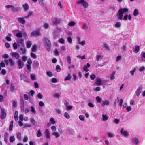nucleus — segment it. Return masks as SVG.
<instances>
[{
    "instance_id": "49",
    "label": "nucleus",
    "mask_w": 145,
    "mask_h": 145,
    "mask_svg": "<svg viewBox=\"0 0 145 145\" xmlns=\"http://www.w3.org/2000/svg\"><path fill=\"white\" fill-rule=\"evenodd\" d=\"M84 115H81L79 116V118L82 121L84 120Z\"/></svg>"
},
{
    "instance_id": "56",
    "label": "nucleus",
    "mask_w": 145,
    "mask_h": 145,
    "mask_svg": "<svg viewBox=\"0 0 145 145\" xmlns=\"http://www.w3.org/2000/svg\"><path fill=\"white\" fill-rule=\"evenodd\" d=\"M6 71L4 69H3L1 70V73L3 75H5L6 74Z\"/></svg>"
},
{
    "instance_id": "29",
    "label": "nucleus",
    "mask_w": 145,
    "mask_h": 145,
    "mask_svg": "<svg viewBox=\"0 0 145 145\" xmlns=\"http://www.w3.org/2000/svg\"><path fill=\"white\" fill-rule=\"evenodd\" d=\"M42 135V133L40 129H39L37 131V137H40Z\"/></svg>"
},
{
    "instance_id": "61",
    "label": "nucleus",
    "mask_w": 145,
    "mask_h": 145,
    "mask_svg": "<svg viewBox=\"0 0 145 145\" xmlns=\"http://www.w3.org/2000/svg\"><path fill=\"white\" fill-rule=\"evenodd\" d=\"M23 79L24 81H26V82H27L28 80V79L27 77V76H26L25 75H24L23 76Z\"/></svg>"
},
{
    "instance_id": "8",
    "label": "nucleus",
    "mask_w": 145,
    "mask_h": 145,
    "mask_svg": "<svg viewBox=\"0 0 145 145\" xmlns=\"http://www.w3.org/2000/svg\"><path fill=\"white\" fill-rule=\"evenodd\" d=\"M123 129L122 128L120 130V132L121 134L123 135L124 136L127 137L129 135V133L127 131H123Z\"/></svg>"
},
{
    "instance_id": "33",
    "label": "nucleus",
    "mask_w": 145,
    "mask_h": 145,
    "mask_svg": "<svg viewBox=\"0 0 145 145\" xmlns=\"http://www.w3.org/2000/svg\"><path fill=\"white\" fill-rule=\"evenodd\" d=\"M119 10H121V11L122 12V13L123 14L124 13L127 12L128 11V9L124 8L123 9H120Z\"/></svg>"
},
{
    "instance_id": "28",
    "label": "nucleus",
    "mask_w": 145,
    "mask_h": 145,
    "mask_svg": "<svg viewBox=\"0 0 145 145\" xmlns=\"http://www.w3.org/2000/svg\"><path fill=\"white\" fill-rule=\"evenodd\" d=\"M54 24L56 26L57 25L59 22V20L56 18H54Z\"/></svg>"
},
{
    "instance_id": "59",
    "label": "nucleus",
    "mask_w": 145,
    "mask_h": 145,
    "mask_svg": "<svg viewBox=\"0 0 145 145\" xmlns=\"http://www.w3.org/2000/svg\"><path fill=\"white\" fill-rule=\"evenodd\" d=\"M136 71V68H134L133 70H131L130 71V73L131 75L132 76L134 75V73Z\"/></svg>"
},
{
    "instance_id": "4",
    "label": "nucleus",
    "mask_w": 145,
    "mask_h": 145,
    "mask_svg": "<svg viewBox=\"0 0 145 145\" xmlns=\"http://www.w3.org/2000/svg\"><path fill=\"white\" fill-rule=\"evenodd\" d=\"M117 16L119 19L122 20L123 16V13L121 11V10H119L118 12V13L117 14Z\"/></svg>"
},
{
    "instance_id": "30",
    "label": "nucleus",
    "mask_w": 145,
    "mask_h": 145,
    "mask_svg": "<svg viewBox=\"0 0 145 145\" xmlns=\"http://www.w3.org/2000/svg\"><path fill=\"white\" fill-rule=\"evenodd\" d=\"M139 14L138 11L137 9H135L134 11L133 15L135 16H136Z\"/></svg>"
},
{
    "instance_id": "42",
    "label": "nucleus",
    "mask_w": 145,
    "mask_h": 145,
    "mask_svg": "<svg viewBox=\"0 0 145 145\" xmlns=\"http://www.w3.org/2000/svg\"><path fill=\"white\" fill-rule=\"evenodd\" d=\"M82 5H83L84 7L85 8L87 7L88 6V3L86 1H85L84 3H82Z\"/></svg>"
},
{
    "instance_id": "6",
    "label": "nucleus",
    "mask_w": 145,
    "mask_h": 145,
    "mask_svg": "<svg viewBox=\"0 0 145 145\" xmlns=\"http://www.w3.org/2000/svg\"><path fill=\"white\" fill-rule=\"evenodd\" d=\"M142 88L143 87L142 85H141L137 89V91L136 92V94L137 96H139L141 93V90Z\"/></svg>"
},
{
    "instance_id": "39",
    "label": "nucleus",
    "mask_w": 145,
    "mask_h": 145,
    "mask_svg": "<svg viewBox=\"0 0 145 145\" xmlns=\"http://www.w3.org/2000/svg\"><path fill=\"white\" fill-rule=\"evenodd\" d=\"M11 90L12 91H15V86L13 84H12L10 87Z\"/></svg>"
},
{
    "instance_id": "46",
    "label": "nucleus",
    "mask_w": 145,
    "mask_h": 145,
    "mask_svg": "<svg viewBox=\"0 0 145 145\" xmlns=\"http://www.w3.org/2000/svg\"><path fill=\"white\" fill-rule=\"evenodd\" d=\"M64 116L67 119H69L70 118V116L66 112H65L64 114Z\"/></svg>"
},
{
    "instance_id": "43",
    "label": "nucleus",
    "mask_w": 145,
    "mask_h": 145,
    "mask_svg": "<svg viewBox=\"0 0 145 145\" xmlns=\"http://www.w3.org/2000/svg\"><path fill=\"white\" fill-rule=\"evenodd\" d=\"M56 70L57 72H60L61 71V68L59 65H57L56 67Z\"/></svg>"
},
{
    "instance_id": "19",
    "label": "nucleus",
    "mask_w": 145,
    "mask_h": 145,
    "mask_svg": "<svg viewBox=\"0 0 145 145\" xmlns=\"http://www.w3.org/2000/svg\"><path fill=\"white\" fill-rule=\"evenodd\" d=\"M33 15V12L32 11H30L29 13L28 14L25 16V18H28L30 16Z\"/></svg>"
},
{
    "instance_id": "27",
    "label": "nucleus",
    "mask_w": 145,
    "mask_h": 145,
    "mask_svg": "<svg viewBox=\"0 0 145 145\" xmlns=\"http://www.w3.org/2000/svg\"><path fill=\"white\" fill-rule=\"evenodd\" d=\"M17 138L18 140L20 141L21 140V135L20 132H19L18 133L17 135Z\"/></svg>"
},
{
    "instance_id": "24",
    "label": "nucleus",
    "mask_w": 145,
    "mask_h": 145,
    "mask_svg": "<svg viewBox=\"0 0 145 145\" xmlns=\"http://www.w3.org/2000/svg\"><path fill=\"white\" fill-rule=\"evenodd\" d=\"M71 77L70 73H68L67 76L64 79L65 81L69 80H71Z\"/></svg>"
},
{
    "instance_id": "22",
    "label": "nucleus",
    "mask_w": 145,
    "mask_h": 145,
    "mask_svg": "<svg viewBox=\"0 0 145 145\" xmlns=\"http://www.w3.org/2000/svg\"><path fill=\"white\" fill-rule=\"evenodd\" d=\"M19 8L18 7H15L13 5L12 8V11L14 12H17L19 10Z\"/></svg>"
},
{
    "instance_id": "48",
    "label": "nucleus",
    "mask_w": 145,
    "mask_h": 145,
    "mask_svg": "<svg viewBox=\"0 0 145 145\" xmlns=\"http://www.w3.org/2000/svg\"><path fill=\"white\" fill-rule=\"evenodd\" d=\"M31 111L33 113H36V111L35 110L34 107L33 106H31Z\"/></svg>"
},
{
    "instance_id": "15",
    "label": "nucleus",
    "mask_w": 145,
    "mask_h": 145,
    "mask_svg": "<svg viewBox=\"0 0 145 145\" xmlns=\"http://www.w3.org/2000/svg\"><path fill=\"white\" fill-rule=\"evenodd\" d=\"M132 141L135 145L138 144L139 143V141L138 138H133L132 139Z\"/></svg>"
},
{
    "instance_id": "11",
    "label": "nucleus",
    "mask_w": 145,
    "mask_h": 145,
    "mask_svg": "<svg viewBox=\"0 0 145 145\" xmlns=\"http://www.w3.org/2000/svg\"><path fill=\"white\" fill-rule=\"evenodd\" d=\"M11 56L15 57L16 59H18L20 57L19 54L16 52H13L11 54Z\"/></svg>"
},
{
    "instance_id": "40",
    "label": "nucleus",
    "mask_w": 145,
    "mask_h": 145,
    "mask_svg": "<svg viewBox=\"0 0 145 145\" xmlns=\"http://www.w3.org/2000/svg\"><path fill=\"white\" fill-rule=\"evenodd\" d=\"M54 53L55 55L58 56L59 54V52L57 49H56L54 50Z\"/></svg>"
},
{
    "instance_id": "58",
    "label": "nucleus",
    "mask_w": 145,
    "mask_h": 145,
    "mask_svg": "<svg viewBox=\"0 0 145 145\" xmlns=\"http://www.w3.org/2000/svg\"><path fill=\"white\" fill-rule=\"evenodd\" d=\"M13 48L14 49L16 50L17 49V44L16 42H15L14 43H13Z\"/></svg>"
},
{
    "instance_id": "25",
    "label": "nucleus",
    "mask_w": 145,
    "mask_h": 145,
    "mask_svg": "<svg viewBox=\"0 0 145 145\" xmlns=\"http://www.w3.org/2000/svg\"><path fill=\"white\" fill-rule=\"evenodd\" d=\"M102 121H106L108 118V117L106 115V114L102 115Z\"/></svg>"
},
{
    "instance_id": "23",
    "label": "nucleus",
    "mask_w": 145,
    "mask_h": 145,
    "mask_svg": "<svg viewBox=\"0 0 145 145\" xmlns=\"http://www.w3.org/2000/svg\"><path fill=\"white\" fill-rule=\"evenodd\" d=\"M11 34L9 33L8 35L6 37V39L8 41H10L11 40V39L10 37L11 36Z\"/></svg>"
},
{
    "instance_id": "54",
    "label": "nucleus",
    "mask_w": 145,
    "mask_h": 145,
    "mask_svg": "<svg viewBox=\"0 0 145 145\" xmlns=\"http://www.w3.org/2000/svg\"><path fill=\"white\" fill-rule=\"evenodd\" d=\"M77 57L78 58H81L82 59H85V55H83L82 56H81L80 55H78L77 56Z\"/></svg>"
},
{
    "instance_id": "1",
    "label": "nucleus",
    "mask_w": 145,
    "mask_h": 145,
    "mask_svg": "<svg viewBox=\"0 0 145 145\" xmlns=\"http://www.w3.org/2000/svg\"><path fill=\"white\" fill-rule=\"evenodd\" d=\"M44 46L48 51H50L52 47V44L50 41L47 38H44Z\"/></svg>"
},
{
    "instance_id": "63",
    "label": "nucleus",
    "mask_w": 145,
    "mask_h": 145,
    "mask_svg": "<svg viewBox=\"0 0 145 145\" xmlns=\"http://www.w3.org/2000/svg\"><path fill=\"white\" fill-rule=\"evenodd\" d=\"M90 77L91 79L93 80L95 78L96 76L95 74H93L90 75Z\"/></svg>"
},
{
    "instance_id": "13",
    "label": "nucleus",
    "mask_w": 145,
    "mask_h": 145,
    "mask_svg": "<svg viewBox=\"0 0 145 145\" xmlns=\"http://www.w3.org/2000/svg\"><path fill=\"white\" fill-rule=\"evenodd\" d=\"M20 107L21 109L23 110L24 107V103L23 99L22 98H20Z\"/></svg>"
},
{
    "instance_id": "60",
    "label": "nucleus",
    "mask_w": 145,
    "mask_h": 145,
    "mask_svg": "<svg viewBox=\"0 0 145 145\" xmlns=\"http://www.w3.org/2000/svg\"><path fill=\"white\" fill-rule=\"evenodd\" d=\"M94 90L95 91H99L100 90V88L99 87H97L94 89Z\"/></svg>"
},
{
    "instance_id": "26",
    "label": "nucleus",
    "mask_w": 145,
    "mask_h": 145,
    "mask_svg": "<svg viewBox=\"0 0 145 145\" xmlns=\"http://www.w3.org/2000/svg\"><path fill=\"white\" fill-rule=\"evenodd\" d=\"M116 71H113V73L111 74V76L110 77V78L111 80H113L115 78V77L114 76L115 74L116 73Z\"/></svg>"
},
{
    "instance_id": "3",
    "label": "nucleus",
    "mask_w": 145,
    "mask_h": 145,
    "mask_svg": "<svg viewBox=\"0 0 145 145\" xmlns=\"http://www.w3.org/2000/svg\"><path fill=\"white\" fill-rule=\"evenodd\" d=\"M40 33L39 29H37L36 31H34L31 33L30 35L31 37L37 36L40 35Z\"/></svg>"
},
{
    "instance_id": "21",
    "label": "nucleus",
    "mask_w": 145,
    "mask_h": 145,
    "mask_svg": "<svg viewBox=\"0 0 145 145\" xmlns=\"http://www.w3.org/2000/svg\"><path fill=\"white\" fill-rule=\"evenodd\" d=\"M117 99L119 101L118 105L121 107L122 106V103L123 102V100L121 99L119 100L118 97H117Z\"/></svg>"
},
{
    "instance_id": "62",
    "label": "nucleus",
    "mask_w": 145,
    "mask_h": 145,
    "mask_svg": "<svg viewBox=\"0 0 145 145\" xmlns=\"http://www.w3.org/2000/svg\"><path fill=\"white\" fill-rule=\"evenodd\" d=\"M47 75L49 77H51L52 76V73L51 72L48 71L46 72Z\"/></svg>"
},
{
    "instance_id": "64",
    "label": "nucleus",
    "mask_w": 145,
    "mask_h": 145,
    "mask_svg": "<svg viewBox=\"0 0 145 145\" xmlns=\"http://www.w3.org/2000/svg\"><path fill=\"white\" fill-rule=\"evenodd\" d=\"M37 97L39 99H42L43 97V95L40 93H38L37 96Z\"/></svg>"
},
{
    "instance_id": "10",
    "label": "nucleus",
    "mask_w": 145,
    "mask_h": 145,
    "mask_svg": "<svg viewBox=\"0 0 145 145\" xmlns=\"http://www.w3.org/2000/svg\"><path fill=\"white\" fill-rule=\"evenodd\" d=\"M18 22L22 24H24L26 22L24 18L18 17Z\"/></svg>"
},
{
    "instance_id": "2",
    "label": "nucleus",
    "mask_w": 145,
    "mask_h": 145,
    "mask_svg": "<svg viewBox=\"0 0 145 145\" xmlns=\"http://www.w3.org/2000/svg\"><path fill=\"white\" fill-rule=\"evenodd\" d=\"M6 116V114L4 108H2L0 115V118L2 119H5Z\"/></svg>"
},
{
    "instance_id": "50",
    "label": "nucleus",
    "mask_w": 145,
    "mask_h": 145,
    "mask_svg": "<svg viewBox=\"0 0 145 145\" xmlns=\"http://www.w3.org/2000/svg\"><path fill=\"white\" fill-rule=\"evenodd\" d=\"M71 58L70 56H68L67 57V61L68 62L69 64H70L71 63Z\"/></svg>"
},
{
    "instance_id": "37",
    "label": "nucleus",
    "mask_w": 145,
    "mask_h": 145,
    "mask_svg": "<svg viewBox=\"0 0 145 145\" xmlns=\"http://www.w3.org/2000/svg\"><path fill=\"white\" fill-rule=\"evenodd\" d=\"M115 27L119 28L121 26V23L119 22H117L115 25Z\"/></svg>"
},
{
    "instance_id": "31",
    "label": "nucleus",
    "mask_w": 145,
    "mask_h": 145,
    "mask_svg": "<svg viewBox=\"0 0 145 145\" xmlns=\"http://www.w3.org/2000/svg\"><path fill=\"white\" fill-rule=\"evenodd\" d=\"M68 25L70 26H74L76 25V23L74 22L71 21L69 22Z\"/></svg>"
},
{
    "instance_id": "45",
    "label": "nucleus",
    "mask_w": 145,
    "mask_h": 145,
    "mask_svg": "<svg viewBox=\"0 0 145 145\" xmlns=\"http://www.w3.org/2000/svg\"><path fill=\"white\" fill-rule=\"evenodd\" d=\"M16 36L18 37H22V35L21 33L19 32L16 34Z\"/></svg>"
},
{
    "instance_id": "7",
    "label": "nucleus",
    "mask_w": 145,
    "mask_h": 145,
    "mask_svg": "<svg viewBox=\"0 0 145 145\" xmlns=\"http://www.w3.org/2000/svg\"><path fill=\"white\" fill-rule=\"evenodd\" d=\"M95 84L97 86H100L102 84V81L101 78H97L96 79V81L95 82Z\"/></svg>"
},
{
    "instance_id": "9",
    "label": "nucleus",
    "mask_w": 145,
    "mask_h": 145,
    "mask_svg": "<svg viewBox=\"0 0 145 145\" xmlns=\"http://www.w3.org/2000/svg\"><path fill=\"white\" fill-rule=\"evenodd\" d=\"M60 130L59 131V133L57 132H54L52 133V135H54L56 138H57L59 137L60 134L62 133V130L61 129H60Z\"/></svg>"
},
{
    "instance_id": "57",
    "label": "nucleus",
    "mask_w": 145,
    "mask_h": 145,
    "mask_svg": "<svg viewBox=\"0 0 145 145\" xmlns=\"http://www.w3.org/2000/svg\"><path fill=\"white\" fill-rule=\"evenodd\" d=\"M44 26L45 29H47L49 27V24L48 23H45L44 24Z\"/></svg>"
},
{
    "instance_id": "52",
    "label": "nucleus",
    "mask_w": 145,
    "mask_h": 145,
    "mask_svg": "<svg viewBox=\"0 0 145 145\" xmlns=\"http://www.w3.org/2000/svg\"><path fill=\"white\" fill-rule=\"evenodd\" d=\"M82 27L84 29H88V27L87 26L86 24H84L82 25Z\"/></svg>"
},
{
    "instance_id": "47",
    "label": "nucleus",
    "mask_w": 145,
    "mask_h": 145,
    "mask_svg": "<svg viewBox=\"0 0 145 145\" xmlns=\"http://www.w3.org/2000/svg\"><path fill=\"white\" fill-rule=\"evenodd\" d=\"M37 49V46L36 45H34L32 48V52H34L36 51Z\"/></svg>"
},
{
    "instance_id": "32",
    "label": "nucleus",
    "mask_w": 145,
    "mask_h": 145,
    "mask_svg": "<svg viewBox=\"0 0 145 145\" xmlns=\"http://www.w3.org/2000/svg\"><path fill=\"white\" fill-rule=\"evenodd\" d=\"M30 120L31 122L34 125H35L36 123H37V122L33 118H31Z\"/></svg>"
},
{
    "instance_id": "38",
    "label": "nucleus",
    "mask_w": 145,
    "mask_h": 145,
    "mask_svg": "<svg viewBox=\"0 0 145 145\" xmlns=\"http://www.w3.org/2000/svg\"><path fill=\"white\" fill-rule=\"evenodd\" d=\"M17 105V102L16 101H13V105L12 107L13 108H15L16 107Z\"/></svg>"
},
{
    "instance_id": "44",
    "label": "nucleus",
    "mask_w": 145,
    "mask_h": 145,
    "mask_svg": "<svg viewBox=\"0 0 145 145\" xmlns=\"http://www.w3.org/2000/svg\"><path fill=\"white\" fill-rule=\"evenodd\" d=\"M67 40L69 43H71L72 42V40L71 37L70 36H69L67 38Z\"/></svg>"
},
{
    "instance_id": "55",
    "label": "nucleus",
    "mask_w": 145,
    "mask_h": 145,
    "mask_svg": "<svg viewBox=\"0 0 145 145\" xmlns=\"http://www.w3.org/2000/svg\"><path fill=\"white\" fill-rule=\"evenodd\" d=\"M51 128L52 131L53 132H55L54 131H56V126H52L51 127Z\"/></svg>"
},
{
    "instance_id": "36",
    "label": "nucleus",
    "mask_w": 145,
    "mask_h": 145,
    "mask_svg": "<svg viewBox=\"0 0 145 145\" xmlns=\"http://www.w3.org/2000/svg\"><path fill=\"white\" fill-rule=\"evenodd\" d=\"M96 100L97 103H101L102 101V99L99 96H97L96 98Z\"/></svg>"
},
{
    "instance_id": "17",
    "label": "nucleus",
    "mask_w": 145,
    "mask_h": 145,
    "mask_svg": "<svg viewBox=\"0 0 145 145\" xmlns=\"http://www.w3.org/2000/svg\"><path fill=\"white\" fill-rule=\"evenodd\" d=\"M109 102L108 100H106L103 102L101 105L102 106H103L104 105H109Z\"/></svg>"
},
{
    "instance_id": "5",
    "label": "nucleus",
    "mask_w": 145,
    "mask_h": 145,
    "mask_svg": "<svg viewBox=\"0 0 145 145\" xmlns=\"http://www.w3.org/2000/svg\"><path fill=\"white\" fill-rule=\"evenodd\" d=\"M18 52L21 54H24L26 53V50L25 47L23 46L21 47L19 50Z\"/></svg>"
},
{
    "instance_id": "18",
    "label": "nucleus",
    "mask_w": 145,
    "mask_h": 145,
    "mask_svg": "<svg viewBox=\"0 0 145 145\" xmlns=\"http://www.w3.org/2000/svg\"><path fill=\"white\" fill-rule=\"evenodd\" d=\"M140 50V47L138 45L135 46L134 52L135 53H137Z\"/></svg>"
},
{
    "instance_id": "53",
    "label": "nucleus",
    "mask_w": 145,
    "mask_h": 145,
    "mask_svg": "<svg viewBox=\"0 0 145 145\" xmlns=\"http://www.w3.org/2000/svg\"><path fill=\"white\" fill-rule=\"evenodd\" d=\"M9 61L11 65H14V63L12 60V59L11 58H10L9 59Z\"/></svg>"
},
{
    "instance_id": "35",
    "label": "nucleus",
    "mask_w": 145,
    "mask_h": 145,
    "mask_svg": "<svg viewBox=\"0 0 145 145\" xmlns=\"http://www.w3.org/2000/svg\"><path fill=\"white\" fill-rule=\"evenodd\" d=\"M30 77L31 79L33 80H35L36 76L35 74H30Z\"/></svg>"
},
{
    "instance_id": "34",
    "label": "nucleus",
    "mask_w": 145,
    "mask_h": 145,
    "mask_svg": "<svg viewBox=\"0 0 145 145\" xmlns=\"http://www.w3.org/2000/svg\"><path fill=\"white\" fill-rule=\"evenodd\" d=\"M31 56L33 59H36L37 57V55L33 52H32L31 53Z\"/></svg>"
},
{
    "instance_id": "51",
    "label": "nucleus",
    "mask_w": 145,
    "mask_h": 145,
    "mask_svg": "<svg viewBox=\"0 0 145 145\" xmlns=\"http://www.w3.org/2000/svg\"><path fill=\"white\" fill-rule=\"evenodd\" d=\"M50 121L51 123L52 124H54L56 122L54 119L52 118H50Z\"/></svg>"
},
{
    "instance_id": "12",
    "label": "nucleus",
    "mask_w": 145,
    "mask_h": 145,
    "mask_svg": "<svg viewBox=\"0 0 145 145\" xmlns=\"http://www.w3.org/2000/svg\"><path fill=\"white\" fill-rule=\"evenodd\" d=\"M18 65L19 69L22 68L24 66L23 63L22 62L20 59L18 60Z\"/></svg>"
},
{
    "instance_id": "16",
    "label": "nucleus",
    "mask_w": 145,
    "mask_h": 145,
    "mask_svg": "<svg viewBox=\"0 0 145 145\" xmlns=\"http://www.w3.org/2000/svg\"><path fill=\"white\" fill-rule=\"evenodd\" d=\"M24 10L25 11H27L28 10L29 8V6L28 4L27 3H25L23 4L22 5Z\"/></svg>"
},
{
    "instance_id": "14",
    "label": "nucleus",
    "mask_w": 145,
    "mask_h": 145,
    "mask_svg": "<svg viewBox=\"0 0 145 145\" xmlns=\"http://www.w3.org/2000/svg\"><path fill=\"white\" fill-rule=\"evenodd\" d=\"M45 136L47 138L49 139L50 138V133L48 129H47L45 130Z\"/></svg>"
},
{
    "instance_id": "41",
    "label": "nucleus",
    "mask_w": 145,
    "mask_h": 145,
    "mask_svg": "<svg viewBox=\"0 0 145 145\" xmlns=\"http://www.w3.org/2000/svg\"><path fill=\"white\" fill-rule=\"evenodd\" d=\"M15 140L14 136H12L10 137V141L11 142H12Z\"/></svg>"
},
{
    "instance_id": "20",
    "label": "nucleus",
    "mask_w": 145,
    "mask_h": 145,
    "mask_svg": "<svg viewBox=\"0 0 145 145\" xmlns=\"http://www.w3.org/2000/svg\"><path fill=\"white\" fill-rule=\"evenodd\" d=\"M32 45L31 42L30 41L28 40L27 41L26 43V46L27 48H30Z\"/></svg>"
}]
</instances>
